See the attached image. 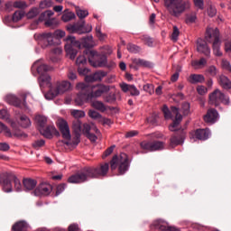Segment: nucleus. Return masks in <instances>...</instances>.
I'll list each match as a JSON object with an SVG mask.
<instances>
[{"label": "nucleus", "mask_w": 231, "mask_h": 231, "mask_svg": "<svg viewBox=\"0 0 231 231\" xmlns=\"http://www.w3.org/2000/svg\"><path fill=\"white\" fill-rule=\"evenodd\" d=\"M205 39L207 42H219V30L217 28L208 27Z\"/></svg>", "instance_id": "obj_17"}, {"label": "nucleus", "mask_w": 231, "mask_h": 231, "mask_svg": "<svg viewBox=\"0 0 231 231\" xmlns=\"http://www.w3.org/2000/svg\"><path fill=\"white\" fill-rule=\"evenodd\" d=\"M141 41H143V42H144V44H146V46L152 48V44L154 42L152 41V38H151L149 35L144 34V35L141 36Z\"/></svg>", "instance_id": "obj_48"}, {"label": "nucleus", "mask_w": 231, "mask_h": 231, "mask_svg": "<svg viewBox=\"0 0 231 231\" xmlns=\"http://www.w3.org/2000/svg\"><path fill=\"white\" fill-rule=\"evenodd\" d=\"M129 93L131 97H140V90L134 85L130 86Z\"/></svg>", "instance_id": "obj_55"}, {"label": "nucleus", "mask_w": 231, "mask_h": 231, "mask_svg": "<svg viewBox=\"0 0 231 231\" xmlns=\"http://www.w3.org/2000/svg\"><path fill=\"white\" fill-rule=\"evenodd\" d=\"M34 39L38 44L42 45V48H47V46L53 44V34L51 32L35 33Z\"/></svg>", "instance_id": "obj_11"}, {"label": "nucleus", "mask_w": 231, "mask_h": 231, "mask_svg": "<svg viewBox=\"0 0 231 231\" xmlns=\"http://www.w3.org/2000/svg\"><path fill=\"white\" fill-rule=\"evenodd\" d=\"M5 100L7 102V104H10V106H15V107L21 106V99H19V97L14 94L6 95Z\"/></svg>", "instance_id": "obj_26"}, {"label": "nucleus", "mask_w": 231, "mask_h": 231, "mask_svg": "<svg viewBox=\"0 0 231 231\" xmlns=\"http://www.w3.org/2000/svg\"><path fill=\"white\" fill-rule=\"evenodd\" d=\"M164 6L171 15L173 17H180L186 12L190 10L189 0H164Z\"/></svg>", "instance_id": "obj_2"}, {"label": "nucleus", "mask_w": 231, "mask_h": 231, "mask_svg": "<svg viewBox=\"0 0 231 231\" xmlns=\"http://www.w3.org/2000/svg\"><path fill=\"white\" fill-rule=\"evenodd\" d=\"M70 115L76 118V120H79V118H84V116H86V112H84V110L72 109L70 110Z\"/></svg>", "instance_id": "obj_42"}, {"label": "nucleus", "mask_w": 231, "mask_h": 231, "mask_svg": "<svg viewBox=\"0 0 231 231\" xmlns=\"http://www.w3.org/2000/svg\"><path fill=\"white\" fill-rule=\"evenodd\" d=\"M65 41V51L71 60H75V57H77L78 52L77 50L73 48H80V42L77 41L74 36H68Z\"/></svg>", "instance_id": "obj_7"}, {"label": "nucleus", "mask_w": 231, "mask_h": 231, "mask_svg": "<svg viewBox=\"0 0 231 231\" xmlns=\"http://www.w3.org/2000/svg\"><path fill=\"white\" fill-rule=\"evenodd\" d=\"M162 113L166 120H170V118H172V115L171 114V110H169V106H167V105L163 106Z\"/></svg>", "instance_id": "obj_53"}, {"label": "nucleus", "mask_w": 231, "mask_h": 231, "mask_svg": "<svg viewBox=\"0 0 231 231\" xmlns=\"http://www.w3.org/2000/svg\"><path fill=\"white\" fill-rule=\"evenodd\" d=\"M188 81L190 84H203V82H205V76L201 74H191L189 77Z\"/></svg>", "instance_id": "obj_29"}, {"label": "nucleus", "mask_w": 231, "mask_h": 231, "mask_svg": "<svg viewBox=\"0 0 231 231\" xmlns=\"http://www.w3.org/2000/svg\"><path fill=\"white\" fill-rule=\"evenodd\" d=\"M185 142V134H181V135H173L171 138L170 145L171 147H176L178 145H181Z\"/></svg>", "instance_id": "obj_28"}, {"label": "nucleus", "mask_w": 231, "mask_h": 231, "mask_svg": "<svg viewBox=\"0 0 231 231\" xmlns=\"http://www.w3.org/2000/svg\"><path fill=\"white\" fill-rule=\"evenodd\" d=\"M182 113L185 116H187V115H189V113H190V104L189 103H184L182 105Z\"/></svg>", "instance_id": "obj_62"}, {"label": "nucleus", "mask_w": 231, "mask_h": 231, "mask_svg": "<svg viewBox=\"0 0 231 231\" xmlns=\"http://www.w3.org/2000/svg\"><path fill=\"white\" fill-rule=\"evenodd\" d=\"M20 125L24 129H26L27 127H30V125H32V121L30 120V117L26 116L25 115L21 116Z\"/></svg>", "instance_id": "obj_40"}, {"label": "nucleus", "mask_w": 231, "mask_h": 231, "mask_svg": "<svg viewBox=\"0 0 231 231\" xmlns=\"http://www.w3.org/2000/svg\"><path fill=\"white\" fill-rule=\"evenodd\" d=\"M197 50L199 53H203L206 57H210V47L205 41L199 39L197 42Z\"/></svg>", "instance_id": "obj_22"}, {"label": "nucleus", "mask_w": 231, "mask_h": 231, "mask_svg": "<svg viewBox=\"0 0 231 231\" xmlns=\"http://www.w3.org/2000/svg\"><path fill=\"white\" fill-rule=\"evenodd\" d=\"M222 68H223V69H226V71H229V73H231V64H230V61H228L226 60H222Z\"/></svg>", "instance_id": "obj_61"}, {"label": "nucleus", "mask_w": 231, "mask_h": 231, "mask_svg": "<svg viewBox=\"0 0 231 231\" xmlns=\"http://www.w3.org/2000/svg\"><path fill=\"white\" fill-rule=\"evenodd\" d=\"M53 188L49 183H42L38 186V188L34 190V196H50Z\"/></svg>", "instance_id": "obj_19"}, {"label": "nucleus", "mask_w": 231, "mask_h": 231, "mask_svg": "<svg viewBox=\"0 0 231 231\" xmlns=\"http://www.w3.org/2000/svg\"><path fill=\"white\" fill-rule=\"evenodd\" d=\"M152 226H153V228H155L156 230H160V231H180V229L174 226H169V223L162 219L153 221Z\"/></svg>", "instance_id": "obj_16"}, {"label": "nucleus", "mask_w": 231, "mask_h": 231, "mask_svg": "<svg viewBox=\"0 0 231 231\" xmlns=\"http://www.w3.org/2000/svg\"><path fill=\"white\" fill-rule=\"evenodd\" d=\"M218 82L224 89H231V81L226 76L221 75L218 79Z\"/></svg>", "instance_id": "obj_33"}, {"label": "nucleus", "mask_w": 231, "mask_h": 231, "mask_svg": "<svg viewBox=\"0 0 231 231\" xmlns=\"http://www.w3.org/2000/svg\"><path fill=\"white\" fill-rule=\"evenodd\" d=\"M105 77H107V71L106 70H97L94 74L86 76V82H102Z\"/></svg>", "instance_id": "obj_20"}, {"label": "nucleus", "mask_w": 231, "mask_h": 231, "mask_svg": "<svg viewBox=\"0 0 231 231\" xmlns=\"http://www.w3.org/2000/svg\"><path fill=\"white\" fill-rule=\"evenodd\" d=\"M72 127L76 134H80V133H82V122H80V120L74 121Z\"/></svg>", "instance_id": "obj_43"}, {"label": "nucleus", "mask_w": 231, "mask_h": 231, "mask_svg": "<svg viewBox=\"0 0 231 231\" xmlns=\"http://www.w3.org/2000/svg\"><path fill=\"white\" fill-rule=\"evenodd\" d=\"M23 187L25 190H33L37 187V180L33 179H25L23 180Z\"/></svg>", "instance_id": "obj_34"}, {"label": "nucleus", "mask_w": 231, "mask_h": 231, "mask_svg": "<svg viewBox=\"0 0 231 231\" xmlns=\"http://www.w3.org/2000/svg\"><path fill=\"white\" fill-rule=\"evenodd\" d=\"M127 50L130 51V53H138L140 51V47L135 44L129 43L127 45Z\"/></svg>", "instance_id": "obj_54"}, {"label": "nucleus", "mask_w": 231, "mask_h": 231, "mask_svg": "<svg viewBox=\"0 0 231 231\" xmlns=\"http://www.w3.org/2000/svg\"><path fill=\"white\" fill-rule=\"evenodd\" d=\"M143 91L149 93V95H152L154 93V85L146 84L143 87Z\"/></svg>", "instance_id": "obj_56"}, {"label": "nucleus", "mask_w": 231, "mask_h": 231, "mask_svg": "<svg viewBox=\"0 0 231 231\" xmlns=\"http://www.w3.org/2000/svg\"><path fill=\"white\" fill-rule=\"evenodd\" d=\"M92 92L89 95L90 99L91 98H100L104 93H108L110 91L111 88L109 86L104 85V84H97L91 87Z\"/></svg>", "instance_id": "obj_12"}, {"label": "nucleus", "mask_w": 231, "mask_h": 231, "mask_svg": "<svg viewBox=\"0 0 231 231\" xmlns=\"http://www.w3.org/2000/svg\"><path fill=\"white\" fill-rule=\"evenodd\" d=\"M32 68H35L39 75H41L38 79L40 86H50L51 82V77H50V75L48 74H44L47 71H51L53 68L42 63V60H38L37 61H35L32 65Z\"/></svg>", "instance_id": "obj_3"}, {"label": "nucleus", "mask_w": 231, "mask_h": 231, "mask_svg": "<svg viewBox=\"0 0 231 231\" xmlns=\"http://www.w3.org/2000/svg\"><path fill=\"white\" fill-rule=\"evenodd\" d=\"M191 66L195 69H201L207 66V60L205 58H201L199 60L191 61Z\"/></svg>", "instance_id": "obj_36"}, {"label": "nucleus", "mask_w": 231, "mask_h": 231, "mask_svg": "<svg viewBox=\"0 0 231 231\" xmlns=\"http://www.w3.org/2000/svg\"><path fill=\"white\" fill-rule=\"evenodd\" d=\"M91 106L94 109H97V111H100L101 113H106V111H107V106H105L102 101L95 100L91 103Z\"/></svg>", "instance_id": "obj_35"}, {"label": "nucleus", "mask_w": 231, "mask_h": 231, "mask_svg": "<svg viewBox=\"0 0 231 231\" xmlns=\"http://www.w3.org/2000/svg\"><path fill=\"white\" fill-rule=\"evenodd\" d=\"M95 32L99 41H105L107 38V34L103 33L101 25H97L95 28Z\"/></svg>", "instance_id": "obj_41"}, {"label": "nucleus", "mask_w": 231, "mask_h": 231, "mask_svg": "<svg viewBox=\"0 0 231 231\" xmlns=\"http://www.w3.org/2000/svg\"><path fill=\"white\" fill-rule=\"evenodd\" d=\"M207 73H209L211 77H216V75H217V68L212 65L208 67V69H207Z\"/></svg>", "instance_id": "obj_60"}, {"label": "nucleus", "mask_w": 231, "mask_h": 231, "mask_svg": "<svg viewBox=\"0 0 231 231\" xmlns=\"http://www.w3.org/2000/svg\"><path fill=\"white\" fill-rule=\"evenodd\" d=\"M40 133L41 134H42V136H44L45 138H53V131H55V127L53 126H47L46 128H40Z\"/></svg>", "instance_id": "obj_32"}, {"label": "nucleus", "mask_w": 231, "mask_h": 231, "mask_svg": "<svg viewBox=\"0 0 231 231\" xmlns=\"http://www.w3.org/2000/svg\"><path fill=\"white\" fill-rule=\"evenodd\" d=\"M212 48L213 53L216 57H221V55H223V52L221 51V41L214 42Z\"/></svg>", "instance_id": "obj_38"}, {"label": "nucleus", "mask_w": 231, "mask_h": 231, "mask_svg": "<svg viewBox=\"0 0 231 231\" xmlns=\"http://www.w3.org/2000/svg\"><path fill=\"white\" fill-rule=\"evenodd\" d=\"M0 118L1 120H5L6 122L10 120V115L8 114V111L6 109L0 110Z\"/></svg>", "instance_id": "obj_57"}, {"label": "nucleus", "mask_w": 231, "mask_h": 231, "mask_svg": "<svg viewBox=\"0 0 231 231\" xmlns=\"http://www.w3.org/2000/svg\"><path fill=\"white\" fill-rule=\"evenodd\" d=\"M82 42H83V46H85V48H89V46H91L89 44V42H91L93 41V36H87L85 38H82Z\"/></svg>", "instance_id": "obj_59"}, {"label": "nucleus", "mask_w": 231, "mask_h": 231, "mask_svg": "<svg viewBox=\"0 0 231 231\" xmlns=\"http://www.w3.org/2000/svg\"><path fill=\"white\" fill-rule=\"evenodd\" d=\"M209 104L210 106H219L220 104H225L228 106L230 104V98L226 96L221 90L216 89L211 94H209Z\"/></svg>", "instance_id": "obj_8"}, {"label": "nucleus", "mask_w": 231, "mask_h": 231, "mask_svg": "<svg viewBox=\"0 0 231 231\" xmlns=\"http://www.w3.org/2000/svg\"><path fill=\"white\" fill-rule=\"evenodd\" d=\"M59 129L62 134V138L65 141L64 144L68 147H77L80 142V139L77 137L75 140H71V133L69 132V125H68V121L64 119H60L58 122Z\"/></svg>", "instance_id": "obj_4"}, {"label": "nucleus", "mask_w": 231, "mask_h": 231, "mask_svg": "<svg viewBox=\"0 0 231 231\" xmlns=\"http://www.w3.org/2000/svg\"><path fill=\"white\" fill-rule=\"evenodd\" d=\"M12 10H14V2L9 1L5 5L4 11L12 12Z\"/></svg>", "instance_id": "obj_64"}, {"label": "nucleus", "mask_w": 231, "mask_h": 231, "mask_svg": "<svg viewBox=\"0 0 231 231\" xmlns=\"http://www.w3.org/2000/svg\"><path fill=\"white\" fill-rule=\"evenodd\" d=\"M89 87L86 85L85 83H79L77 85V89H79L80 92L77 95V97L75 99V103L77 106H83V104H86L88 100H91V97L89 94H87L86 91H88V88Z\"/></svg>", "instance_id": "obj_10"}, {"label": "nucleus", "mask_w": 231, "mask_h": 231, "mask_svg": "<svg viewBox=\"0 0 231 231\" xmlns=\"http://www.w3.org/2000/svg\"><path fill=\"white\" fill-rule=\"evenodd\" d=\"M61 19L64 23H69V21H72V19H75V13L73 12L65 13L63 14Z\"/></svg>", "instance_id": "obj_47"}, {"label": "nucleus", "mask_w": 231, "mask_h": 231, "mask_svg": "<svg viewBox=\"0 0 231 231\" xmlns=\"http://www.w3.org/2000/svg\"><path fill=\"white\" fill-rule=\"evenodd\" d=\"M14 8H19L20 10H24L28 7V4L24 1H16L14 3Z\"/></svg>", "instance_id": "obj_51"}, {"label": "nucleus", "mask_w": 231, "mask_h": 231, "mask_svg": "<svg viewBox=\"0 0 231 231\" xmlns=\"http://www.w3.org/2000/svg\"><path fill=\"white\" fill-rule=\"evenodd\" d=\"M219 120V113L215 108H210L208 110L207 114L204 116V121L206 124H216Z\"/></svg>", "instance_id": "obj_21"}, {"label": "nucleus", "mask_w": 231, "mask_h": 231, "mask_svg": "<svg viewBox=\"0 0 231 231\" xmlns=\"http://www.w3.org/2000/svg\"><path fill=\"white\" fill-rule=\"evenodd\" d=\"M0 133H4L5 136L7 138H12V136H15L16 138H26L28 135L21 130H14L13 134L12 131L9 130L8 126L5 124L0 122Z\"/></svg>", "instance_id": "obj_14"}, {"label": "nucleus", "mask_w": 231, "mask_h": 231, "mask_svg": "<svg viewBox=\"0 0 231 231\" xmlns=\"http://www.w3.org/2000/svg\"><path fill=\"white\" fill-rule=\"evenodd\" d=\"M67 30L69 33L82 35L83 33H90V32H93V26L91 24L86 25V22L82 21L81 23L68 25Z\"/></svg>", "instance_id": "obj_9"}, {"label": "nucleus", "mask_w": 231, "mask_h": 231, "mask_svg": "<svg viewBox=\"0 0 231 231\" xmlns=\"http://www.w3.org/2000/svg\"><path fill=\"white\" fill-rule=\"evenodd\" d=\"M24 15H26V13H24V11L14 12V14H13L14 23H19V21H21V19H23Z\"/></svg>", "instance_id": "obj_44"}, {"label": "nucleus", "mask_w": 231, "mask_h": 231, "mask_svg": "<svg viewBox=\"0 0 231 231\" xmlns=\"http://www.w3.org/2000/svg\"><path fill=\"white\" fill-rule=\"evenodd\" d=\"M88 62V60L86 59V56L80 55L77 58L76 64L77 66H84Z\"/></svg>", "instance_id": "obj_58"}, {"label": "nucleus", "mask_w": 231, "mask_h": 231, "mask_svg": "<svg viewBox=\"0 0 231 231\" xmlns=\"http://www.w3.org/2000/svg\"><path fill=\"white\" fill-rule=\"evenodd\" d=\"M0 183L2 184L4 192H12L14 190V188L12 187L14 180H10V176L3 177L0 180Z\"/></svg>", "instance_id": "obj_24"}, {"label": "nucleus", "mask_w": 231, "mask_h": 231, "mask_svg": "<svg viewBox=\"0 0 231 231\" xmlns=\"http://www.w3.org/2000/svg\"><path fill=\"white\" fill-rule=\"evenodd\" d=\"M171 113L172 115H175V119L173 123L169 126L170 131H178V126L183 120V116L180 114V110L176 106L171 107Z\"/></svg>", "instance_id": "obj_18"}, {"label": "nucleus", "mask_w": 231, "mask_h": 231, "mask_svg": "<svg viewBox=\"0 0 231 231\" xmlns=\"http://www.w3.org/2000/svg\"><path fill=\"white\" fill-rule=\"evenodd\" d=\"M197 140H208L210 136L209 129H199L195 133Z\"/></svg>", "instance_id": "obj_27"}, {"label": "nucleus", "mask_w": 231, "mask_h": 231, "mask_svg": "<svg viewBox=\"0 0 231 231\" xmlns=\"http://www.w3.org/2000/svg\"><path fill=\"white\" fill-rule=\"evenodd\" d=\"M35 122L38 129H42L43 127H46V124H48V117L38 115L35 116Z\"/></svg>", "instance_id": "obj_31"}, {"label": "nucleus", "mask_w": 231, "mask_h": 231, "mask_svg": "<svg viewBox=\"0 0 231 231\" xmlns=\"http://www.w3.org/2000/svg\"><path fill=\"white\" fill-rule=\"evenodd\" d=\"M82 133L84 134L85 136H87V134H89L90 133H95L97 136H100V130H98V128L97 127V125H95V124H91V125L84 124Z\"/></svg>", "instance_id": "obj_23"}, {"label": "nucleus", "mask_w": 231, "mask_h": 231, "mask_svg": "<svg viewBox=\"0 0 231 231\" xmlns=\"http://www.w3.org/2000/svg\"><path fill=\"white\" fill-rule=\"evenodd\" d=\"M178 37H180V29H178V26H173V31L171 33V41H173V42H177Z\"/></svg>", "instance_id": "obj_52"}, {"label": "nucleus", "mask_w": 231, "mask_h": 231, "mask_svg": "<svg viewBox=\"0 0 231 231\" xmlns=\"http://www.w3.org/2000/svg\"><path fill=\"white\" fill-rule=\"evenodd\" d=\"M141 147L144 151H149L150 152H152L154 151H162V149H163L164 147V143L163 142L160 141L153 143L143 141V143H141Z\"/></svg>", "instance_id": "obj_15"}, {"label": "nucleus", "mask_w": 231, "mask_h": 231, "mask_svg": "<svg viewBox=\"0 0 231 231\" xmlns=\"http://www.w3.org/2000/svg\"><path fill=\"white\" fill-rule=\"evenodd\" d=\"M10 180L14 183V189L16 192H21L23 190V184H21V180L14 175H10Z\"/></svg>", "instance_id": "obj_39"}, {"label": "nucleus", "mask_w": 231, "mask_h": 231, "mask_svg": "<svg viewBox=\"0 0 231 231\" xmlns=\"http://www.w3.org/2000/svg\"><path fill=\"white\" fill-rule=\"evenodd\" d=\"M118 167L119 174H125L129 171V157L125 153L120 156L115 155L111 161V169L115 171Z\"/></svg>", "instance_id": "obj_5"}, {"label": "nucleus", "mask_w": 231, "mask_h": 231, "mask_svg": "<svg viewBox=\"0 0 231 231\" xmlns=\"http://www.w3.org/2000/svg\"><path fill=\"white\" fill-rule=\"evenodd\" d=\"M30 228V225H28L26 223V221L22 220V221H18L16 222L14 226H13V230L14 231H26Z\"/></svg>", "instance_id": "obj_30"}, {"label": "nucleus", "mask_w": 231, "mask_h": 231, "mask_svg": "<svg viewBox=\"0 0 231 231\" xmlns=\"http://www.w3.org/2000/svg\"><path fill=\"white\" fill-rule=\"evenodd\" d=\"M69 89H71V83L69 81H58L54 87L51 88V91L45 94V98L51 100L58 95H64V93L69 91Z\"/></svg>", "instance_id": "obj_6"}, {"label": "nucleus", "mask_w": 231, "mask_h": 231, "mask_svg": "<svg viewBox=\"0 0 231 231\" xmlns=\"http://www.w3.org/2000/svg\"><path fill=\"white\" fill-rule=\"evenodd\" d=\"M135 64L143 68H152V63L142 59L135 60Z\"/></svg>", "instance_id": "obj_45"}, {"label": "nucleus", "mask_w": 231, "mask_h": 231, "mask_svg": "<svg viewBox=\"0 0 231 231\" xmlns=\"http://www.w3.org/2000/svg\"><path fill=\"white\" fill-rule=\"evenodd\" d=\"M41 14V9L38 7H32L29 10V12L25 14L27 19H35L37 15Z\"/></svg>", "instance_id": "obj_37"}, {"label": "nucleus", "mask_w": 231, "mask_h": 231, "mask_svg": "<svg viewBox=\"0 0 231 231\" xmlns=\"http://www.w3.org/2000/svg\"><path fill=\"white\" fill-rule=\"evenodd\" d=\"M196 19H198V17L196 16V14H188L186 18V23H196Z\"/></svg>", "instance_id": "obj_63"}, {"label": "nucleus", "mask_w": 231, "mask_h": 231, "mask_svg": "<svg viewBox=\"0 0 231 231\" xmlns=\"http://www.w3.org/2000/svg\"><path fill=\"white\" fill-rule=\"evenodd\" d=\"M88 116L93 118V120H98V122H100V119L102 118V115L96 110H89Z\"/></svg>", "instance_id": "obj_50"}, {"label": "nucleus", "mask_w": 231, "mask_h": 231, "mask_svg": "<svg viewBox=\"0 0 231 231\" xmlns=\"http://www.w3.org/2000/svg\"><path fill=\"white\" fill-rule=\"evenodd\" d=\"M88 61L93 68H106L107 66V58L106 56H102L96 61H93L91 58H88Z\"/></svg>", "instance_id": "obj_25"}, {"label": "nucleus", "mask_w": 231, "mask_h": 231, "mask_svg": "<svg viewBox=\"0 0 231 231\" xmlns=\"http://www.w3.org/2000/svg\"><path fill=\"white\" fill-rule=\"evenodd\" d=\"M76 14L79 19H86L89 15V12L88 10H82L79 8L76 9Z\"/></svg>", "instance_id": "obj_49"}, {"label": "nucleus", "mask_w": 231, "mask_h": 231, "mask_svg": "<svg viewBox=\"0 0 231 231\" xmlns=\"http://www.w3.org/2000/svg\"><path fill=\"white\" fill-rule=\"evenodd\" d=\"M109 171V163H105L100 168H85L80 172L76 173L69 178V183H84L91 178L106 176Z\"/></svg>", "instance_id": "obj_1"}, {"label": "nucleus", "mask_w": 231, "mask_h": 231, "mask_svg": "<svg viewBox=\"0 0 231 231\" xmlns=\"http://www.w3.org/2000/svg\"><path fill=\"white\" fill-rule=\"evenodd\" d=\"M53 11L48 10L41 14L39 16V21L42 23L45 21V26H59V22L55 18H51L53 15Z\"/></svg>", "instance_id": "obj_13"}, {"label": "nucleus", "mask_w": 231, "mask_h": 231, "mask_svg": "<svg viewBox=\"0 0 231 231\" xmlns=\"http://www.w3.org/2000/svg\"><path fill=\"white\" fill-rule=\"evenodd\" d=\"M39 6L42 10H44L46 8H51V6H53V1L52 0H43V1L40 2Z\"/></svg>", "instance_id": "obj_46"}]
</instances>
